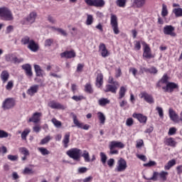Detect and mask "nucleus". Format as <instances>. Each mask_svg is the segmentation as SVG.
I'll return each mask as SVG.
<instances>
[{
	"label": "nucleus",
	"instance_id": "obj_29",
	"mask_svg": "<svg viewBox=\"0 0 182 182\" xmlns=\"http://www.w3.org/2000/svg\"><path fill=\"white\" fill-rule=\"evenodd\" d=\"M176 166V159H172L168 161V163L165 165L164 168L166 170H170L171 167Z\"/></svg>",
	"mask_w": 182,
	"mask_h": 182
},
{
	"label": "nucleus",
	"instance_id": "obj_49",
	"mask_svg": "<svg viewBox=\"0 0 182 182\" xmlns=\"http://www.w3.org/2000/svg\"><path fill=\"white\" fill-rule=\"evenodd\" d=\"M93 23V16L87 14V18L86 21V25H92Z\"/></svg>",
	"mask_w": 182,
	"mask_h": 182
},
{
	"label": "nucleus",
	"instance_id": "obj_11",
	"mask_svg": "<svg viewBox=\"0 0 182 182\" xmlns=\"http://www.w3.org/2000/svg\"><path fill=\"white\" fill-rule=\"evenodd\" d=\"M178 85L174 82H168L166 87H163L162 89L165 90V92H170L171 93L174 89H177Z\"/></svg>",
	"mask_w": 182,
	"mask_h": 182
},
{
	"label": "nucleus",
	"instance_id": "obj_13",
	"mask_svg": "<svg viewBox=\"0 0 182 182\" xmlns=\"http://www.w3.org/2000/svg\"><path fill=\"white\" fill-rule=\"evenodd\" d=\"M99 49L102 58H107V56H109V51L107 50V48H106V45H105V43H100Z\"/></svg>",
	"mask_w": 182,
	"mask_h": 182
},
{
	"label": "nucleus",
	"instance_id": "obj_18",
	"mask_svg": "<svg viewBox=\"0 0 182 182\" xmlns=\"http://www.w3.org/2000/svg\"><path fill=\"white\" fill-rule=\"evenodd\" d=\"M168 113L171 120L175 123H177L178 122V114H177V113H176V112L171 108L169 109Z\"/></svg>",
	"mask_w": 182,
	"mask_h": 182
},
{
	"label": "nucleus",
	"instance_id": "obj_39",
	"mask_svg": "<svg viewBox=\"0 0 182 182\" xmlns=\"http://www.w3.org/2000/svg\"><path fill=\"white\" fill-rule=\"evenodd\" d=\"M173 13L175 14L176 18L182 16V9L181 8L174 9L173 10Z\"/></svg>",
	"mask_w": 182,
	"mask_h": 182
},
{
	"label": "nucleus",
	"instance_id": "obj_1",
	"mask_svg": "<svg viewBox=\"0 0 182 182\" xmlns=\"http://www.w3.org/2000/svg\"><path fill=\"white\" fill-rule=\"evenodd\" d=\"M0 18L2 21H11L14 20V14L9 9L1 7L0 8Z\"/></svg>",
	"mask_w": 182,
	"mask_h": 182
},
{
	"label": "nucleus",
	"instance_id": "obj_2",
	"mask_svg": "<svg viewBox=\"0 0 182 182\" xmlns=\"http://www.w3.org/2000/svg\"><path fill=\"white\" fill-rule=\"evenodd\" d=\"M66 154L75 161H80V156H82V150L77 148H73L66 152Z\"/></svg>",
	"mask_w": 182,
	"mask_h": 182
},
{
	"label": "nucleus",
	"instance_id": "obj_62",
	"mask_svg": "<svg viewBox=\"0 0 182 182\" xmlns=\"http://www.w3.org/2000/svg\"><path fill=\"white\" fill-rule=\"evenodd\" d=\"M41 129H42V127H41V126L36 125L33 127V132H34V133H39V132H41Z\"/></svg>",
	"mask_w": 182,
	"mask_h": 182
},
{
	"label": "nucleus",
	"instance_id": "obj_21",
	"mask_svg": "<svg viewBox=\"0 0 182 182\" xmlns=\"http://www.w3.org/2000/svg\"><path fill=\"white\" fill-rule=\"evenodd\" d=\"M70 141V132L65 133L63 143L64 144L65 149H68L69 142Z\"/></svg>",
	"mask_w": 182,
	"mask_h": 182
},
{
	"label": "nucleus",
	"instance_id": "obj_20",
	"mask_svg": "<svg viewBox=\"0 0 182 182\" xmlns=\"http://www.w3.org/2000/svg\"><path fill=\"white\" fill-rule=\"evenodd\" d=\"M48 106L49 107H51V109H65V106L55 101H50V102H48Z\"/></svg>",
	"mask_w": 182,
	"mask_h": 182
},
{
	"label": "nucleus",
	"instance_id": "obj_64",
	"mask_svg": "<svg viewBox=\"0 0 182 182\" xmlns=\"http://www.w3.org/2000/svg\"><path fill=\"white\" fill-rule=\"evenodd\" d=\"M86 171H87V168L86 167H80L78 168V173H80V174H83V173H86Z\"/></svg>",
	"mask_w": 182,
	"mask_h": 182
},
{
	"label": "nucleus",
	"instance_id": "obj_17",
	"mask_svg": "<svg viewBox=\"0 0 182 182\" xmlns=\"http://www.w3.org/2000/svg\"><path fill=\"white\" fill-rule=\"evenodd\" d=\"M61 58H65L66 59H71V58H75L76 57V53L73 50L70 51H65L64 53H62L60 54Z\"/></svg>",
	"mask_w": 182,
	"mask_h": 182
},
{
	"label": "nucleus",
	"instance_id": "obj_63",
	"mask_svg": "<svg viewBox=\"0 0 182 182\" xmlns=\"http://www.w3.org/2000/svg\"><path fill=\"white\" fill-rule=\"evenodd\" d=\"M126 124L129 127H130V126H132L133 125V118H128L126 121Z\"/></svg>",
	"mask_w": 182,
	"mask_h": 182
},
{
	"label": "nucleus",
	"instance_id": "obj_47",
	"mask_svg": "<svg viewBox=\"0 0 182 182\" xmlns=\"http://www.w3.org/2000/svg\"><path fill=\"white\" fill-rule=\"evenodd\" d=\"M38 150L41 153L43 156H46L49 154V151L46 149V148L41 147L38 148Z\"/></svg>",
	"mask_w": 182,
	"mask_h": 182
},
{
	"label": "nucleus",
	"instance_id": "obj_7",
	"mask_svg": "<svg viewBox=\"0 0 182 182\" xmlns=\"http://www.w3.org/2000/svg\"><path fill=\"white\" fill-rule=\"evenodd\" d=\"M174 31H176V28L174 26L169 25V26H165L164 27V35H169L170 36H172L173 38H175V36H177V34L174 33Z\"/></svg>",
	"mask_w": 182,
	"mask_h": 182
},
{
	"label": "nucleus",
	"instance_id": "obj_27",
	"mask_svg": "<svg viewBox=\"0 0 182 182\" xmlns=\"http://www.w3.org/2000/svg\"><path fill=\"white\" fill-rule=\"evenodd\" d=\"M160 173H159L158 171H154L153 173L152 177L151 178H146V176H144V178H145V180H151L152 181H157V180H159V178H160Z\"/></svg>",
	"mask_w": 182,
	"mask_h": 182
},
{
	"label": "nucleus",
	"instance_id": "obj_41",
	"mask_svg": "<svg viewBox=\"0 0 182 182\" xmlns=\"http://www.w3.org/2000/svg\"><path fill=\"white\" fill-rule=\"evenodd\" d=\"M6 137H11V134L2 129H0V139H6Z\"/></svg>",
	"mask_w": 182,
	"mask_h": 182
},
{
	"label": "nucleus",
	"instance_id": "obj_38",
	"mask_svg": "<svg viewBox=\"0 0 182 182\" xmlns=\"http://www.w3.org/2000/svg\"><path fill=\"white\" fill-rule=\"evenodd\" d=\"M168 15V11L167 10V6L166 4H162L161 16L164 18Z\"/></svg>",
	"mask_w": 182,
	"mask_h": 182
},
{
	"label": "nucleus",
	"instance_id": "obj_28",
	"mask_svg": "<svg viewBox=\"0 0 182 182\" xmlns=\"http://www.w3.org/2000/svg\"><path fill=\"white\" fill-rule=\"evenodd\" d=\"M126 92H127V90L124 87H121L119 91V97L118 99H123L124 96H126Z\"/></svg>",
	"mask_w": 182,
	"mask_h": 182
},
{
	"label": "nucleus",
	"instance_id": "obj_10",
	"mask_svg": "<svg viewBox=\"0 0 182 182\" xmlns=\"http://www.w3.org/2000/svg\"><path fill=\"white\" fill-rule=\"evenodd\" d=\"M141 99H144L145 102L149 103V105L154 103V99L153 98V96L147 94V92H145L141 93Z\"/></svg>",
	"mask_w": 182,
	"mask_h": 182
},
{
	"label": "nucleus",
	"instance_id": "obj_53",
	"mask_svg": "<svg viewBox=\"0 0 182 182\" xmlns=\"http://www.w3.org/2000/svg\"><path fill=\"white\" fill-rule=\"evenodd\" d=\"M50 141V136H47L41 140V144H46L47 143H49Z\"/></svg>",
	"mask_w": 182,
	"mask_h": 182
},
{
	"label": "nucleus",
	"instance_id": "obj_48",
	"mask_svg": "<svg viewBox=\"0 0 182 182\" xmlns=\"http://www.w3.org/2000/svg\"><path fill=\"white\" fill-rule=\"evenodd\" d=\"M117 5L119 8H124L126 6V0H117Z\"/></svg>",
	"mask_w": 182,
	"mask_h": 182
},
{
	"label": "nucleus",
	"instance_id": "obj_58",
	"mask_svg": "<svg viewBox=\"0 0 182 182\" xmlns=\"http://www.w3.org/2000/svg\"><path fill=\"white\" fill-rule=\"evenodd\" d=\"M177 132V129L175 127H171L169 129L168 134L169 136H173V134H176V132Z\"/></svg>",
	"mask_w": 182,
	"mask_h": 182
},
{
	"label": "nucleus",
	"instance_id": "obj_30",
	"mask_svg": "<svg viewBox=\"0 0 182 182\" xmlns=\"http://www.w3.org/2000/svg\"><path fill=\"white\" fill-rule=\"evenodd\" d=\"M105 0H94V6L102 8L105 6Z\"/></svg>",
	"mask_w": 182,
	"mask_h": 182
},
{
	"label": "nucleus",
	"instance_id": "obj_45",
	"mask_svg": "<svg viewBox=\"0 0 182 182\" xmlns=\"http://www.w3.org/2000/svg\"><path fill=\"white\" fill-rule=\"evenodd\" d=\"M100 156L101 157L102 164H106V161H107V156H106V154L103 152H100Z\"/></svg>",
	"mask_w": 182,
	"mask_h": 182
},
{
	"label": "nucleus",
	"instance_id": "obj_55",
	"mask_svg": "<svg viewBox=\"0 0 182 182\" xmlns=\"http://www.w3.org/2000/svg\"><path fill=\"white\" fill-rule=\"evenodd\" d=\"M5 59L6 62H13L14 60V55L12 54H7L5 56Z\"/></svg>",
	"mask_w": 182,
	"mask_h": 182
},
{
	"label": "nucleus",
	"instance_id": "obj_9",
	"mask_svg": "<svg viewBox=\"0 0 182 182\" xmlns=\"http://www.w3.org/2000/svg\"><path fill=\"white\" fill-rule=\"evenodd\" d=\"M23 70H24L26 76L32 77L33 76V73H32V66L30 64H24L21 66Z\"/></svg>",
	"mask_w": 182,
	"mask_h": 182
},
{
	"label": "nucleus",
	"instance_id": "obj_14",
	"mask_svg": "<svg viewBox=\"0 0 182 182\" xmlns=\"http://www.w3.org/2000/svg\"><path fill=\"white\" fill-rule=\"evenodd\" d=\"M27 48L31 50V52H38V50H39V46L33 39L31 40L30 44L28 45Z\"/></svg>",
	"mask_w": 182,
	"mask_h": 182
},
{
	"label": "nucleus",
	"instance_id": "obj_6",
	"mask_svg": "<svg viewBox=\"0 0 182 182\" xmlns=\"http://www.w3.org/2000/svg\"><path fill=\"white\" fill-rule=\"evenodd\" d=\"M15 106V100L13 98L6 99L2 105V107L4 110L12 109Z\"/></svg>",
	"mask_w": 182,
	"mask_h": 182
},
{
	"label": "nucleus",
	"instance_id": "obj_46",
	"mask_svg": "<svg viewBox=\"0 0 182 182\" xmlns=\"http://www.w3.org/2000/svg\"><path fill=\"white\" fill-rule=\"evenodd\" d=\"M55 31L57 32H58V33H60V35L62 36H65V38H66V36H68V32H66V31L63 30V28H55Z\"/></svg>",
	"mask_w": 182,
	"mask_h": 182
},
{
	"label": "nucleus",
	"instance_id": "obj_43",
	"mask_svg": "<svg viewBox=\"0 0 182 182\" xmlns=\"http://www.w3.org/2000/svg\"><path fill=\"white\" fill-rule=\"evenodd\" d=\"M85 90L87 93H93V89L92 88V85L87 83L85 87Z\"/></svg>",
	"mask_w": 182,
	"mask_h": 182
},
{
	"label": "nucleus",
	"instance_id": "obj_12",
	"mask_svg": "<svg viewBox=\"0 0 182 182\" xmlns=\"http://www.w3.org/2000/svg\"><path fill=\"white\" fill-rule=\"evenodd\" d=\"M41 117H42V112H35L32 117L28 119V122L33 123H39L41 122Z\"/></svg>",
	"mask_w": 182,
	"mask_h": 182
},
{
	"label": "nucleus",
	"instance_id": "obj_22",
	"mask_svg": "<svg viewBox=\"0 0 182 182\" xmlns=\"http://www.w3.org/2000/svg\"><path fill=\"white\" fill-rule=\"evenodd\" d=\"M36 16H38V14L36 12H31L28 16L26 18L27 22H29V23H33L36 19Z\"/></svg>",
	"mask_w": 182,
	"mask_h": 182
},
{
	"label": "nucleus",
	"instance_id": "obj_31",
	"mask_svg": "<svg viewBox=\"0 0 182 182\" xmlns=\"http://www.w3.org/2000/svg\"><path fill=\"white\" fill-rule=\"evenodd\" d=\"M167 176H168V172L162 171L159 173V179L161 180L162 181H166Z\"/></svg>",
	"mask_w": 182,
	"mask_h": 182
},
{
	"label": "nucleus",
	"instance_id": "obj_50",
	"mask_svg": "<svg viewBox=\"0 0 182 182\" xmlns=\"http://www.w3.org/2000/svg\"><path fill=\"white\" fill-rule=\"evenodd\" d=\"M166 142L168 144V146H171L172 147H174L176 146V141L173 138H169L166 139Z\"/></svg>",
	"mask_w": 182,
	"mask_h": 182
},
{
	"label": "nucleus",
	"instance_id": "obj_32",
	"mask_svg": "<svg viewBox=\"0 0 182 182\" xmlns=\"http://www.w3.org/2000/svg\"><path fill=\"white\" fill-rule=\"evenodd\" d=\"M97 116L101 124H105V122H106V117L105 116L103 112H97Z\"/></svg>",
	"mask_w": 182,
	"mask_h": 182
},
{
	"label": "nucleus",
	"instance_id": "obj_5",
	"mask_svg": "<svg viewBox=\"0 0 182 182\" xmlns=\"http://www.w3.org/2000/svg\"><path fill=\"white\" fill-rule=\"evenodd\" d=\"M73 119L74 124L78 127V129H83V130H89L90 126L89 124L83 125V123H80L79 120H77V117L76 114H73Z\"/></svg>",
	"mask_w": 182,
	"mask_h": 182
},
{
	"label": "nucleus",
	"instance_id": "obj_8",
	"mask_svg": "<svg viewBox=\"0 0 182 182\" xmlns=\"http://www.w3.org/2000/svg\"><path fill=\"white\" fill-rule=\"evenodd\" d=\"M117 89H119V82H115L113 85H107L106 86V90H105V92H111V93L116 94L117 92Z\"/></svg>",
	"mask_w": 182,
	"mask_h": 182
},
{
	"label": "nucleus",
	"instance_id": "obj_24",
	"mask_svg": "<svg viewBox=\"0 0 182 182\" xmlns=\"http://www.w3.org/2000/svg\"><path fill=\"white\" fill-rule=\"evenodd\" d=\"M34 70H35L36 76L39 77H42V76H43V70L41 68V66L39 65H34Z\"/></svg>",
	"mask_w": 182,
	"mask_h": 182
},
{
	"label": "nucleus",
	"instance_id": "obj_60",
	"mask_svg": "<svg viewBox=\"0 0 182 182\" xmlns=\"http://www.w3.org/2000/svg\"><path fill=\"white\" fill-rule=\"evenodd\" d=\"M156 110H157V112H158V113L159 114V117L163 118L164 116V114L163 112V108H161L160 107H156Z\"/></svg>",
	"mask_w": 182,
	"mask_h": 182
},
{
	"label": "nucleus",
	"instance_id": "obj_26",
	"mask_svg": "<svg viewBox=\"0 0 182 182\" xmlns=\"http://www.w3.org/2000/svg\"><path fill=\"white\" fill-rule=\"evenodd\" d=\"M102 85H103V74L99 73L97 74V78H96V86L97 87H100Z\"/></svg>",
	"mask_w": 182,
	"mask_h": 182
},
{
	"label": "nucleus",
	"instance_id": "obj_54",
	"mask_svg": "<svg viewBox=\"0 0 182 182\" xmlns=\"http://www.w3.org/2000/svg\"><path fill=\"white\" fill-rule=\"evenodd\" d=\"M7 159L11 161H16L18 160V155H8Z\"/></svg>",
	"mask_w": 182,
	"mask_h": 182
},
{
	"label": "nucleus",
	"instance_id": "obj_57",
	"mask_svg": "<svg viewBox=\"0 0 182 182\" xmlns=\"http://www.w3.org/2000/svg\"><path fill=\"white\" fill-rule=\"evenodd\" d=\"M73 100H75V102H80V100H83V96L82 95H74L72 97Z\"/></svg>",
	"mask_w": 182,
	"mask_h": 182
},
{
	"label": "nucleus",
	"instance_id": "obj_44",
	"mask_svg": "<svg viewBox=\"0 0 182 182\" xmlns=\"http://www.w3.org/2000/svg\"><path fill=\"white\" fill-rule=\"evenodd\" d=\"M52 43H53V39L48 38L44 42V46H46V48H49L50 46H52Z\"/></svg>",
	"mask_w": 182,
	"mask_h": 182
},
{
	"label": "nucleus",
	"instance_id": "obj_36",
	"mask_svg": "<svg viewBox=\"0 0 182 182\" xmlns=\"http://www.w3.org/2000/svg\"><path fill=\"white\" fill-rule=\"evenodd\" d=\"M82 157H83V159H85V161H86V163H89L90 161V156L89 155V152H87V151H86V150L83 151Z\"/></svg>",
	"mask_w": 182,
	"mask_h": 182
},
{
	"label": "nucleus",
	"instance_id": "obj_25",
	"mask_svg": "<svg viewBox=\"0 0 182 182\" xmlns=\"http://www.w3.org/2000/svg\"><path fill=\"white\" fill-rule=\"evenodd\" d=\"M38 89H39V85H33L28 90L27 93L29 95V96H33L35 93L38 92Z\"/></svg>",
	"mask_w": 182,
	"mask_h": 182
},
{
	"label": "nucleus",
	"instance_id": "obj_23",
	"mask_svg": "<svg viewBox=\"0 0 182 182\" xmlns=\"http://www.w3.org/2000/svg\"><path fill=\"white\" fill-rule=\"evenodd\" d=\"M0 77L3 83H6V82H8V79H9V73H8L6 70L2 71Z\"/></svg>",
	"mask_w": 182,
	"mask_h": 182
},
{
	"label": "nucleus",
	"instance_id": "obj_40",
	"mask_svg": "<svg viewBox=\"0 0 182 182\" xmlns=\"http://www.w3.org/2000/svg\"><path fill=\"white\" fill-rule=\"evenodd\" d=\"M31 133V129H26L24 131L21 133V139L22 140H26V137L28 136V134Z\"/></svg>",
	"mask_w": 182,
	"mask_h": 182
},
{
	"label": "nucleus",
	"instance_id": "obj_59",
	"mask_svg": "<svg viewBox=\"0 0 182 182\" xmlns=\"http://www.w3.org/2000/svg\"><path fill=\"white\" fill-rule=\"evenodd\" d=\"M12 87H14V82L9 81L6 86V90H12Z\"/></svg>",
	"mask_w": 182,
	"mask_h": 182
},
{
	"label": "nucleus",
	"instance_id": "obj_37",
	"mask_svg": "<svg viewBox=\"0 0 182 182\" xmlns=\"http://www.w3.org/2000/svg\"><path fill=\"white\" fill-rule=\"evenodd\" d=\"M31 41H32V39H31L29 36H26L23 38H21V43L23 45H29L31 43Z\"/></svg>",
	"mask_w": 182,
	"mask_h": 182
},
{
	"label": "nucleus",
	"instance_id": "obj_51",
	"mask_svg": "<svg viewBox=\"0 0 182 182\" xmlns=\"http://www.w3.org/2000/svg\"><path fill=\"white\" fill-rule=\"evenodd\" d=\"M33 170L28 167H26L23 171V174H33Z\"/></svg>",
	"mask_w": 182,
	"mask_h": 182
},
{
	"label": "nucleus",
	"instance_id": "obj_3",
	"mask_svg": "<svg viewBox=\"0 0 182 182\" xmlns=\"http://www.w3.org/2000/svg\"><path fill=\"white\" fill-rule=\"evenodd\" d=\"M111 26L115 35H119L120 33V30H119V24L117 23V16H116L114 14L111 15Z\"/></svg>",
	"mask_w": 182,
	"mask_h": 182
},
{
	"label": "nucleus",
	"instance_id": "obj_35",
	"mask_svg": "<svg viewBox=\"0 0 182 182\" xmlns=\"http://www.w3.org/2000/svg\"><path fill=\"white\" fill-rule=\"evenodd\" d=\"M134 4L136 8H141L146 4V0H134Z\"/></svg>",
	"mask_w": 182,
	"mask_h": 182
},
{
	"label": "nucleus",
	"instance_id": "obj_52",
	"mask_svg": "<svg viewBox=\"0 0 182 182\" xmlns=\"http://www.w3.org/2000/svg\"><path fill=\"white\" fill-rule=\"evenodd\" d=\"M157 72V68L155 67H151V68H148V73H151L152 75H156Z\"/></svg>",
	"mask_w": 182,
	"mask_h": 182
},
{
	"label": "nucleus",
	"instance_id": "obj_15",
	"mask_svg": "<svg viewBox=\"0 0 182 182\" xmlns=\"http://www.w3.org/2000/svg\"><path fill=\"white\" fill-rule=\"evenodd\" d=\"M124 149V144L122 142L116 141H112L109 144V150H112V149Z\"/></svg>",
	"mask_w": 182,
	"mask_h": 182
},
{
	"label": "nucleus",
	"instance_id": "obj_33",
	"mask_svg": "<svg viewBox=\"0 0 182 182\" xmlns=\"http://www.w3.org/2000/svg\"><path fill=\"white\" fill-rule=\"evenodd\" d=\"M98 103L100 106H106V105H109V103H110V100L107 98H101L98 100Z\"/></svg>",
	"mask_w": 182,
	"mask_h": 182
},
{
	"label": "nucleus",
	"instance_id": "obj_16",
	"mask_svg": "<svg viewBox=\"0 0 182 182\" xmlns=\"http://www.w3.org/2000/svg\"><path fill=\"white\" fill-rule=\"evenodd\" d=\"M143 56L146 59H151V58H153L150 47L147 44H146L144 46Z\"/></svg>",
	"mask_w": 182,
	"mask_h": 182
},
{
	"label": "nucleus",
	"instance_id": "obj_4",
	"mask_svg": "<svg viewBox=\"0 0 182 182\" xmlns=\"http://www.w3.org/2000/svg\"><path fill=\"white\" fill-rule=\"evenodd\" d=\"M127 168V162L124 159H120L117 161V166L115 168V171L118 173H121L122 171H124Z\"/></svg>",
	"mask_w": 182,
	"mask_h": 182
},
{
	"label": "nucleus",
	"instance_id": "obj_19",
	"mask_svg": "<svg viewBox=\"0 0 182 182\" xmlns=\"http://www.w3.org/2000/svg\"><path fill=\"white\" fill-rule=\"evenodd\" d=\"M132 117H134V119H137L139 123H146L147 122V117L141 114L134 113Z\"/></svg>",
	"mask_w": 182,
	"mask_h": 182
},
{
	"label": "nucleus",
	"instance_id": "obj_61",
	"mask_svg": "<svg viewBox=\"0 0 182 182\" xmlns=\"http://www.w3.org/2000/svg\"><path fill=\"white\" fill-rule=\"evenodd\" d=\"M12 62H14V63H21L23 62V58H18L14 56Z\"/></svg>",
	"mask_w": 182,
	"mask_h": 182
},
{
	"label": "nucleus",
	"instance_id": "obj_42",
	"mask_svg": "<svg viewBox=\"0 0 182 182\" xmlns=\"http://www.w3.org/2000/svg\"><path fill=\"white\" fill-rule=\"evenodd\" d=\"M19 151L21 154H23V156H29V150L26 147L19 148Z\"/></svg>",
	"mask_w": 182,
	"mask_h": 182
},
{
	"label": "nucleus",
	"instance_id": "obj_34",
	"mask_svg": "<svg viewBox=\"0 0 182 182\" xmlns=\"http://www.w3.org/2000/svg\"><path fill=\"white\" fill-rule=\"evenodd\" d=\"M51 122L57 129H60V127H62V122L59 120H57L56 118H53Z\"/></svg>",
	"mask_w": 182,
	"mask_h": 182
},
{
	"label": "nucleus",
	"instance_id": "obj_56",
	"mask_svg": "<svg viewBox=\"0 0 182 182\" xmlns=\"http://www.w3.org/2000/svg\"><path fill=\"white\" fill-rule=\"evenodd\" d=\"M168 76L167 75H164L162 78L160 80V82L162 84L168 83Z\"/></svg>",
	"mask_w": 182,
	"mask_h": 182
}]
</instances>
